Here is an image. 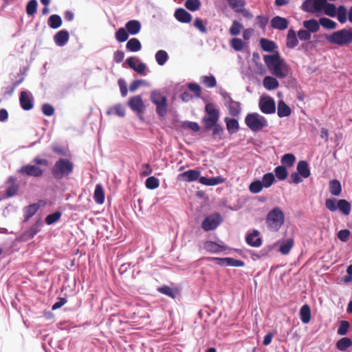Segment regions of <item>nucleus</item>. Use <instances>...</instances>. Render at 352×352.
I'll use <instances>...</instances> for the list:
<instances>
[{
    "label": "nucleus",
    "instance_id": "nucleus-1",
    "mask_svg": "<svg viewBox=\"0 0 352 352\" xmlns=\"http://www.w3.org/2000/svg\"><path fill=\"white\" fill-rule=\"evenodd\" d=\"M263 60L272 75L278 78H285L289 67L278 54L265 55Z\"/></svg>",
    "mask_w": 352,
    "mask_h": 352
},
{
    "label": "nucleus",
    "instance_id": "nucleus-2",
    "mask_svg": "<svg viewBox=\"0 0 352 352\" xmlns=\"http://www.w3.org/2000/svg\"><path fill=\"white\" fill-rule=\"evenodd\" d=\"M201 172L197 170H188L179 175V178L184 182H192L199 179V182L205 186H215L224 182V179L220 176L207 178L200 177Z\"/></svg>",
    "mask_w": 352,
    "mask_h": 352
},
{
    "label": "nucleus",
    "instance_id": "nucleus-3",
    "mask_svg": "<svg viewBox=\"0 0 352 352\" xmlns=\"http://www.w3.org/2000/svg\"><path fill=\"white\" fill-rule=\"evenodd\" d=\"M325 38L331 44L339 46L346 45L352 43V28H344L334 32L331 34H326Z\"/></svg>",
    "mask_w": 352,
    "mask_h": 352
},
{
    "label": "nucleus",
    "instance_id": "nucleus-4",
    "mask_svg": "<svg viewBox=\"0 0 352 352\" xmlns=\"http://www.w3.org/2000/svg\"><path fill=\"white\" fill-rule=\"evenodd\" d=\"M285 221V216L283 211L276 207L271 210L267 214L265 223L267 228L273 232H277L280 230Z\"/></svg>",
    "mask_w": 352,
    "mask_h": 352
},
{
    "label": "nucleus",
    "instance_id": "nucleus-5",
    "mask_svg": "<svg viewBox=\"0 0 352 352\" xmlns=\"http://www.w3.org/2000/svg\"><path fill=\"white\" fill-rule=\"evenodd\" d=\"M74 168V164L67 159H60L56 162L52 173L57 179H60L70 175Z\"/></svg>",
    "mask_w": 352,
    "mask_h": 352
},
{
    "label": "nucleus",
    "instance_id": "nucleus-6",
    "mask_svg": "<svg viewBox=\"0 0 352 352\" xmlns=\"http://www.w3.org/2000/svg\"><path fill=\"white\" fill-rule=\"evenodd\" d=\"M245 122L252 131H261L268 125L267 119L257 113L248 114L245 118Z\"/></svg>",
    "mask_w": 352,
    "mask_h": 352
},
{
    "label": "nucleus",
    "instance_id": "nucleus-7",
    "mask_svg": "<svg viewBox=\"0 0 352 352\" xmlns=\"http://www.w3.org/2000/svg\"><path fill=\"white\" fill-rule=\"evenodd\" d=\"M205 110L206 115L203 118V122L206 130H210L219 119V111L215 108L212 103H208L206 105Z\"/></svg>",
    "mask_w": 352,
    "mask_h": 352
},
{
    "label": "nucleus",
    "instance_id": "nucleus-8",
    "mask_svg": "<svg viewBox=\"0 0 352 352\" xmlns=\"http://www.w3.org/2000/svg\"><path fill=\"white\" fill-rule=\"evenodd\" d=\"M325 3L326 0H305L302 5V9L305 12L320 16L322 14Z\"/></svg>",
    "mask_w": 352,
    "mask_h": 352
},
{
    "label": "nucleus",
    "instance_id": "nucleus-9",
    "mask_svg": "<svg viewBox=\"0 0 352 352\" xmlns=\"http://www.w3.org/2000/svg\"><path fill=\"white\" fill-rule=\"evenodd\" d=\"M151 101L157 107V113L160 116H164L167 113V99L160 91H153L151 96Z\"/></svg>",
    "mask_w": 352,
    "mask_h": 352
},
{
    "label": "nucleus",
    "instance_id": "nucleus-10",
    "mask_svg": "<svg viewBox=\"0 0 352 352\" xmlns=\"http://www.w3.org/2000/svg\"><path fill=\"white\" fill-rule=\"evenodd\" d=\"M222 218L218 213L207 217L202 222L201 227L206 231L214 230L221 223Z\"/></svg>",
    "mask_w": 352,
    "mask_h": 352
},
{
    "label": "nucleus",
    "instance_id": "nucleus-11",
    "mask_svg": "<svg viewBox=\"0 0 352 352\" xmlns=\"http://www.w3.org/2000/svg\"><path fill=\"white\" fill-rule=\"evenodd\" d=\"M259 108L265 114L274 113L276 111L275 101L269 96L261 97L259 100Z\"/></svg>",
    "mask_w": 352,
    "mask_h": 352
},
{
    "label": "nucleus",
    "instance_id": "nucleus-12",
    "mask_svg": "<svg viewBox=\"0 0 352 352\" xmlns=\"http://www.w3.org/2000/svg\"><path fill=\"white\" fill-rule=\"evenodd\" d=\"M19 100L21 106L24 110H30L33 108V98L30 92L21 91Z\"/></svg>",
    "mask_w": 352,
    "mask_h": 352
},
{
    "label": "nucleus",
    "instance_id": "nucleus-13",
    "mask_svg": "<svg viewBox=\"0 0 352 352\" xmlns=\"http://www.w3.org/2000/svg\"><path fill=\"white\" fill-rule=\"evenodd\" d=\"M204 248L208 252L218 253L226 250L227 247L223 244V242L216 243L208 241L204 243Z\"/></svg>",
    "mask_w": 352,
    "mask_h": 352
},
{
    "label": "nucleus",
    "instance_id": "nucleus-14",
    "mask_svg": "<svg viewBox=\"0 0 352 352\" xmlns=\"http://www.w3.org/2000/svg\"><path fill=\"white\" fill-rule=\"evenodd\" d=\"M129 106L138 114H141L144 110V105L140 96H136L130 98Z\"/></svg>",
    "mask_w": 352,
    "mask_h": 352
},
{
    "label": "nucleus",
    "instance_id": "nucleus-15",
    "mask_svg": "<svg viewBox=\"0 0 352 352\" xmlns=\"http://www.w3.org/2000/svg\"><path fill=\"white\" fill-rule=\"evenodd\" d=\"M126 62L131 69L135 70L138 74H144L146 66L144 63L141 62L139 59L130 57L126 59Z\"/></svg>",
    "mask_w": 352,
    "mask_h": 352
},
{
    "label": "nucleus",
    "instance_id": "nucleus-16",
    "mask_svg": "<svg viewBox=\"0 0 352 352\" xmlns=\"http://www.w3.org/2000/svg\"><path fill=\"white\" fill-rule=\"evenodd\" d=\"M19 172L33 177H40L43 175V170L38 166L34 165L23 166Z\"/></svg>",
    "mask_w": 352,
    "mask_h": 352
},
{
    "label": "nucleus",
    "instance_id": "nucleus-17",
    "mask_svg": "<svg viewBox=\"0 0 352 352\" xmlns=\"http://www.w3.org/2000/svg\"><path fill=\"white\" fill-rule=\"evenodd\" d=\"M288 21L281 16H274L271 20V26L276 30H284L288 27Z\"/></svg>",
    "mask_w": 352,
    "mask_h": 352
},
{
    "label": "nucleus",
    "instance_id": "nucleus-18",
    "mask_svg": "<svg viewBox=\"0 0 352 352\" xmlns=\"http://www.w3.org/2000/svg\"><path fill=\"white\" fill-rule=\"evenodd\" d=\"M245 240L247 243L252 247H259L262 244V240L259 237V232L256 230L248 234Z\"/></svg>",
    "mask_w": 352,
    "mask_h": 352
},
{
    "label": "nucleus",
    "instance_id": "nucleus-19",
    "mask_svg": "<svg viewBox=\"0 0 352 352\" xmlns=\"http://www.w3.org/2000/svg\"><path fill=\"white\" fill-rule=\"evenodd\" d=\"M41 225V221L40 219L38 220L23 234V238L26 240L32 239L38 232H40Z\"/></svg>",
    "mask_w": 352,
    "mask_h": 352
},
{
    "label": "nucleus",
    "instance_id": "nucleus-20",
    "mask_svg": "<svg viewBox=\"0 0 352 352\" xmlns=\"http://www.w3.org/2000/svg\"><path fill=\"white\" fill-rule=\"evenodd\" d=\"M54 39L58 46H64L69 40V33L66 30H60L55 34Z\"/></svg>",
    "mask_w": 352,
    "mask_h": 352
},
{
    "label": "nucleus",
    "instance_id": "nucleus-21",
    "mask_svg": "<svg viewBox=\"0 0 352 352\" xmlns=\"http://www.w3.org/2000/svg\"><path fill=\"white\" fill-rule=\"evenodd\" d=\"M174 15L177 20L182 23H189L192 20L191 14L183 8L177 9Z\"/></svg>",
    "mask_w": 352,
    "mask_h": 352
},
{
    "label": "nucleus",
    "instance_id": "nucleus-22",
    "mask_svg": "<svg viewBox=\"0 0 352 352\" xmlns=\"http://www.w3.org/2000/svg\"><path fill=\"white\" fill-rule=\"evenodd\" d=\"M125 28L128 33L131 35H135L141 30V23L137 20H131L126 23Z\"/></svg>",
    "mask_w": 352,
    "mask_h": 352
},
{
    "label": "nucleus",
    "instance_id": "nucleus-23",
    "mask_svg": "<svg viewBox=\"0 0 352 352\" xmlns=\"http://www.w3.org/2000/svg\"><path fill=\"white\" fill-rule=\"evenodd\" d=\"M298 45V40L297 38L296 32L290 29L287 35L286 46L289 49H293Z\"/></svg>",
    "mask_w": 352,
    "mask_h": 352
},
{
    "label": "nucleus",
    "instance_id": "nucleus-24",
    "mask_svg": "<svg viewBox=\"0 0 352 352\" xmlns=\"http://www.w3.org/2000/svg\"><path fill=\"white\" fill-rule=\"evenodd\" d=\"M280 248H279V252L283 254L286 255L288 254L291 250V249L293 248L294 241L293 239L289 238L284 241H280Z\"/></svg>",
    "mask_w": 352,
    "mask_h": 352
},
{
    "label": "nucleus",
    "instance_id": "nucleus-25",
    "mask_svg": "<svg viewBox=\"0 0 352 352\" xmlns=\"http://www.w3.org/2000/svg\"><path fill=\"white\" fill-rule=\"evenodd\" d=\"M229 111V113L232 116H237L241 112V105L240 103L236 101L230 100L228 102H226L225 104Z\"/></svg>",
    "mask_w": 352,
    "mask_h": 352
},
{
    "label": "nucleus",
    "instance_id": "nucleus-26",
    "mask_svg": "<svg viewBox=\"0 0 352 352\" xmlns=\"http://www.w3.org/2000/svg\"><path fill=\"white\" fill-rule=\"evenodd\" d=\"M291 109L287 105L283 100H280L278 103L277 114L278 117H287L291 114Z\"/></svg>",
    "mask_w": 352,
    "mask_h": 352
},
{
    "label": "nucleus",
    "instance_id": "nucleus-27",
    "mask_svg": "<svg viewBox=\"0 0 352 352\" xmlns=\"http://www.w3.org/2000/svg\"><path fill=\"white\" fill-rule=\"evenodd\" d=\"M302 25L310 33L317 32L320 29V23L316 19L304 21Z\"/></svg>",
    "mask_w": 352,
    "mask_h": 352
},
{
    "label": "nucleus",
    "instance_id": "nucleus-28",
    "mask_svg": "<svg viewBox=\"0 0 352 352\" xmlns=\"http://www.w3.org/2000/svg\"><path fill=\"white\" fill-rule=\"evenodd\" d=\"M263 86L267 90H273L276 89L278 85V81L272 76H265L263 79Z\"/></svg>",
    "mask_w": 352,
    "mask_h": 352
},
{
    "label": "nucleus",
    "instance_id": "nucleus-29",
    "mask_svg": "<svg viewBox=\"0 0 352 352\" xmlns=\"http://www.w3.org/2000/svg\"><path fill=\"white\" fill-rule=\"evenodd\" d=\"M300 317L304 324H307L311 320V309L308 305H304L300 310Z\"/></svg>",
    "mask_w": 352,
    "mask_h": 352
},
{
    "label": "nucleus",
    "instance_id": "nucleus-30",
    "mask_svg": "<svg viewBox=\"0 0 352 352\" xmlns=\"http://www.w3.org/2000/svg\"><path fill=\"white\" fill-rule=\"evenodd\" d=\"M297 170L298 174L304 178H307L310 175L309 166L305 161H300L298 163Z\"/></svg>",
    "mask_w": 352,
    "mask_h": 352
},
{
    "label": "nucleus",
    "instance_id": "nucleus-31",
    "mask_svg": "<svg viewBox=\"0 0 352 352\" xmlns=\"http://www.w3.org/2000/svg\"><path fill=\"white\" fill-rule=\"evenodd\" d=\"M224 120L226 124L227 130L230 133L232 134L238 131L239 124L236 120L226 118Z\"/></svg>",
    "mask_w": 352,
    "mask_h": 352
},
{
    "label": "nucleus",
    "instance_id": "nucleus-32",
    "mask_svg": "<svg viewBox=\"0 0 352 352\" xmlns=\"http://www.w3.org/2000/svg\"><path fill=\"white\" fill-rule=\"evenodd\" d=\"M338 209L344 214L349 215L351 212V204L346 199H339L338 201Z\"/></svg>",
    "mask_w": 352,
    "mask_h": 352
},
{
    "label": "nucleus",
    "instance_id": "nucleus-33",
    "mask_svg": "<svg viewBox=\"0 0 352 352\" xmlns=\"http://www.w3.org/2000/svg\"><path fill=\"white\" fill-rule=\"evenodd\" d=\"M94 198L98 204H102L104 201V193L101 184H97L95 188Z\"/></svg>",
    "mask_w": 352,
    "mask_h": 352
},
{
    "label": "nucleus",
    "instance_id": "nucleus-34",
    "mask_svg": "<svg viewBox=\"0 0 352 352\" xmlns=\"http://www.w3.org/2000/svg\"><path fill=\"white\" fill-rule=\"evenodd\" d=\"M126 49L130 52H138L142 48L140 41L135 38H131L126 45Z\"/></svg>",
    "mask_w": 352,
    "mask_h": 352
},
{
    "label": "nucleus",
    "instance_id": "nucleus-35",
    "mask_svg": "<svg viewBox=\"0 0 352 352\" xmlns=\"http://www.w3.org/2000/svg\"><path fill=\"white\" fill-rule=\"evenodd\" d=\"M39 208V206L37 204H31L24 208V221H28L31 218Z\"/></svg>",
    "mask_w": 352,
    "mask_h": 352
},
{
    "label": "nucleus",
    "instance_id": "nucleus-36",
    "mask_svg": "<svg viewBox=\"0 0 352 352\" xmlns=\"http://www.w3.org/2000/svg\"><path fill=\"white\" fill-rule=\"evenodd\" d=\"M329 191L334 196L340 195L342 191L340 182L336 179L330 181Z\"/></svg>",
    "mask_w": 352,
    "mask_h": 352
},
{
    "label": "nucleus",
    "instance_id": "nucleus-37",
    "mask_svg": "<svg viewBox=\"0 0 352 352\" xmlns=\"http://www.w3.org/2000/svg\"><path fill=\"white\" fill-rule=\"evenodd\" d=\"M155 60L159 65H164L168 59V53L163 50H158L155 55Z\"/></svg>",
    "mask_w": 352,
    "mask_h": 352
},
{
    "label": "nucleus",
    "instance_id": "nucleus-38",
    "mask_svg": "<svg viewBox=\"0 0 352 352\" xmlns=\"http://www.w3.org/2000/svg\"><path fill=\"white\" fill-rule=\"evenodd\" d=\"M62 19L58 14H52L48 19V25L52 29H57L62 25Z\"/></svg>",
    "mask_w": 352,
    "mask_h": 352
},
{
    "label": "nucleus",
    "instance_id": "nucleus-39",
    "mask_svg": "<svg viewBox=\"0 0 352 352\" xmlns=\"http://www.w3.org/2000/svg\"><path fill=\"white\" fill-rule=\"evenodd\" d=\"M338 8L333 3H329L326 0V3L324 6L322 14L327 16L334 17L336 16Z\"/></svg>",
    "mask_w": 352,
    "mask_h": 352
},
{
    "label": "nucleus",
    "instance_id": "nucleus-40",
    "mask_svg": "<svg viewBox=\"0 0 352 352\" xmlns=\"http://www.w3.org/2000/svg\"><path fill=\"white\" fill-rule=\"evenodd\" d=\"M221 261L223 262V266L243 267L245 265L243 261L230 257L223 258Z\"/></svg>",
    "mask_w": 352,
    "mask_h": 352
},
{
    "label": "nucleus",
    "instance_id": "nucleus-41",
    "mask_svg": "<svg viewBox=\"0 0 352 352\" xmlns=\"http://www.w3.org/2000/svg\"><path fill=\"white\" fill-rule=\"evenodd\" d=\"M260 44L262 49L266 52H272L276 47L274 41L266 38H261L260 40Z\"/></svg>",
    "mask_w": 352,
    "mask_h": 352
},
{
    "label": "nucleus",
    "instance_id": "nucleus-42",
    "mask_svg": "<svg viewBox=\"0 0 352 352\" xmlns=\"http://www.w3.org/2000/svg\"><path fill=\"white\" fill-rule=\"evenodd\" d=\"M295 161H296V157L292 153L285 154L280 160L281 164L284 166H288V167L292 166L293 164H294Z\"/></svg>",
    "mask_w": 352,
    "mask_h": 352
},
{
    "label": "nucleus",
    "instance_id": "nucleus-43",
    "mask_svg": "<svg viewBox=\"0 0 352 352\" xmlns=\"http://www.w3.org/2000/svg\"><path fill=\"white\" fill-rule=\"evenodd\" d=\"M320 25L328 30H333L336 28L337 23L331 19L322 17L319 20Z\"/></svg>",
    "mask_w": 352,
    "mask_h": 352
},
{
    "label": "nucleus",
    "instance_id": "nucleus-44",
    "mask_svg": "<svg viewBox=\"0 0 352 352\" xmlns=\"http://www.w3.org/2000/svg\"><path fill=\"white\" fill-rule=\"evenodd\" d=\"M352 344L351 340L348 338H342L337 342V348L342 351L347 349Z\"/></svg>",
    "mask_w": 352,
    "mask_h": 352
},
{
    "label": "nucleus",
    "instance_id": "nucleus-45",
    "mask_svg": "<svg viewBox=\"0 0 352 352\" xmlns=\"http://www.w3.org/2000/svg\"><path fill=\"white\" fill-rule=\"evenodd\" d=\"M274 173L279 180H285L288 175V172L284 166H278L276 167Z\"/></svg>",
    "mask_w": 352,
    "mask_h": 352
},
{
    "label": "nucleus",
    "instance_id": "nucleus-46",
    "mask_svg": "<svg viewBox=\"0 0 352 352\" xmlns=\"http://www.w3.org/2000/svg\"><path fill=\"white\" fill-rule=\"evenodd\" d=\"M243 28V25L238 21L234 20L232 21V25L229 30V32L232 36H236L239 34Z\"/></svg>",
    "mask_w": 352,
    "mask_h": 352
},
{
    "label": "nucleus",
    "instance_id": "nucleus-47",
    "mask_svg": "<svg viewBox=\"0 0 352 352\" xmlns=\"http://www.w3.org/2000/svg\"><path fill=\"white\" fill-rule=\"evenodd\" d=\"M229 6L236 12L239 10H240L242 7L245 6V0H227Z\"/></svg>",
    "mask_w": 352,
    "mask_h": 352
},
{
    "label": "nucleus",
    "instance_id": "nucleus-48",
    "mask_svg": "<svg viewBox=\"0 0 352 352\" xmlns=\"http://www.w3.org/2000/svg\"><path fill=\"white\" fill-rule=\"evenodd\" d=\"M129 38L127 30L124 28H120L116 32V38L118 42L122 43L126 41Z\"/></svg>",
    "mask_w": 352,
    "mask_h": 352
},
{
    "label": "nucleus",
    "instance_id": "nucleus-49",
    "mask_svg": "<svg viewBox=\"0 0 352 352\" xmlns=\"http://www.w3.org/2000/svg\"><path fill=\"white\" fill-rule=\"evenodd\" d=\"M185 6L188 10L195 12L200 8L201 1L200 0H186Z\"/></svg>",
    "mask_w": 352,
    "mask_h": 352
},
{
    "label": "nucleus",
    "instance_id": "nucleus-50",
    "mask_svg": "<svg viewBox=\"0 0 352 352\" xmlns=\"http://www.w3.org/2000/svg\"><path fill=\"white\" fill-rule=\"evenodd\" d=\"M347 11L344 6H340L337 10V19L341 23H344L346 21Z\"/></svg>",
    "mask_w": 352,
    "mask_h": 352
},
{
    "label": "nucleus",
    "instance_id": "nucleus-51",
    "mask_svg": "<svg viewBox=\"0 0 352 352\" xmlns=\"http://www.w3.org/2000/svg\"><path fill=\"white\" fill-rule=\"evenodd\" d=\"M275 181V177L273 173H268L263 175L262 179V184H263L264 188L270 187Z\"/></svg>",
    "mask_w": 352,
    "mask_h": 352
},
{
    "label": "nucleus",
    "instance_id": "nucleus-52",
    "mask_svg": "<svg viewBox=\"0 0 352 352\" xmlns=\"http://www.w3.org/2000/svg\"><path fill=\"white\" fill-rule=\"evenodd\" d=\"M146 187L151 190L156 189L160 186V181L157 178L152 176L146 179Z\"/></svg>",
    "mask_w": 352,
    "mask_h": 352
},
{
    "label": "nucleus",
    "instance_id": "nucleus-53",
    "mask_svg": "<svg viewBox=\"0 0 352 352\" xmlns=\"http://www.w3.org/2000/svg\"><path fill=\"white\" fill-rule=\"evenodd\" d=\"M231 47L236 52L241 51L244 46V42L239 38H234L230 41Z\"/></svg>",
    "mask_w": 352,
    "mask_h": 352
},
{
    "label": "nucleus",
    "instance_id": "nucleus-54",
    "mask_svg": "<svg viewBox=\"0 0 352 352\" xmlns=\"http://www.w3.org/2000/svg\"><path fill=\"white\" fill-rule=\"evenodd\" d=\"M108 114L116 113L120 117H124L125 116V109L122 104H116L115 107L107 111Z\"/></svg>",
    "mask_w": 352,
    "mask_h": 352
},
{
    "label": "nucleus",
    "instance_id": "nucleus-55",
    "mask_svg": "<svg viewBox=\"0 0 352 352\" xmlns=\"http://www.w3.org/2000/svg\"><path fill=\"white\" fill-rule=\"evenodd\" d=\"M61 217V212L56 211L52 214L47 215L45 218V223L47 225H52L58 221Z\"/></svg>",
    "mask_w": 352,
    "mask_h": 352
},
{
    "label": "nucleus",
    "instance_id": "nucleus-56",
    "mask_svg": "<svg viewBox=\"0 0 352 352\" xmlns=\"http://www.w3.org/2000/svg\"><path fill=\"white\" fill-rule=\"evenodd\" d=\"M264 188L261 181L256 180L250 184L249 186L250 191L252 193H258Z\"/></svg>",
    "mask_w": 352,
    "mask_h": 352
},
{
    "label": "nucleus",
    "instance_id": "nucleus-57",
    "mask_svg": "<svg viewBox=\"0 0 352 352\" xmlns=\"http://www.w3.org/2000/svg\"><path fill=\"white\" fill-rule=\"evenodd\" d=\"M37 1L30 0L26 6V12L28 15L32 16L36 12Z\"/></svg>",
    "mask_w": 352,
    "mask_h": 352
},
{
    "label": "nucleus",
    "instance_id": "nucleus-58",
    "mask_svg": "<svg viewBox=\"0 0 352 352\" xmlns=\"http://www.w3.org/2000/svg\"><path fill=\"white\" fill-rule=\"evenodd\" d=\"M201 82L208 87L212 88L216 86V79L213 76H204L201 77Z\"/></svg>",
    "mask_w": 352,
    "mask_h": 352
},
{
    "label": "nucleus",
    "instance_id": "nucleus-59",
    "mask_svg": "<svg viewBox=\"0 0 352 352\" xmlns=\"http://www.w3.org/2000/svg\"><path fill=\"white\" fill-rule=\"evenodd\" d=\"M326 208L331 212H336L338 209V201L335 199H327L325 201Z\"/></svg>",
    "mask_w": 352,
    "mask_h": 352
},
{
    "label": "nucleus",
    "instance_id": "nucleus-60",
    "mask_svg": "<svg viewBox=\"0 0 352 352\" xmlns=\"http://www.w3.org/2000/svg\"><path fill=\"white\" fill-rule=\"evenodd\" d=\"M298 38L300 41H309L311 38V33L306 30H300L297 34Z\"/></svg>",
    "mask_w": 352,
    "mask_h": 352
},
{
    "label": "nucleus",
    "instance_id": "nucleus-61",
    "mask_svg": "<svg viewBox=\"0 0 352 352\" xmlns=\"http://www.w3.org/2000/svg\"><path fill=\"white\" fill-rule=\"evenodd\" d=\"M158 291L164 294V295H166L168 296H170L172 298H175V291L170 287L168 286H164V287H160L158 289Z\"/></svg>",
    "mask_w": 352,
    "mask_h": 352
},
{
    "label": "nucleus",
    "instance_id": "nucleus-62",
    "mask_svg": "<svg viewBox=\"0 0 352 352\" xmlns=\"http://www.w3.org/2000/svg\"><path fill=\"white\" fill-rule=\"evenodd\" d=\"M349 327V323L347 321L342 320L340 322V327L338 329V333L340 336L345 335L348 331Z\"/></svg>",
    "mask_w": 352,
    "mask_h": 352
},
{
    "label": "nucleus",
    "instance_id": "nucleus-63",
    "mask_svg": "<svg viewBox=\"0 0 352 352\" xmlns=\"http://www.w3.org/2000/svg\"><path fill=\"white\" fill-rule=\"evenodd\" d=\"M350 231L347 229L341 230L338 233V238L342 242H346L350 236Z\"/></svg>",
    "mask_w": 352,
    "mask_h": 352
},
{
    "label": "nucleus",
    "instance_id": "nucleus-64",
    "mask_svg": "<svg viewBox=\"0 0 352 352\" xmlns=\"http://www.w3.org/2000/svg\"><path fill=\"white\" fill-rule=\"evenodd\" d=\"M212 135L214 138H221L223 132V129L219 124H215L213 126Z\"/></svg>",
    "mask_w": 352,
    "mask_h": 352
}]
</instances>
